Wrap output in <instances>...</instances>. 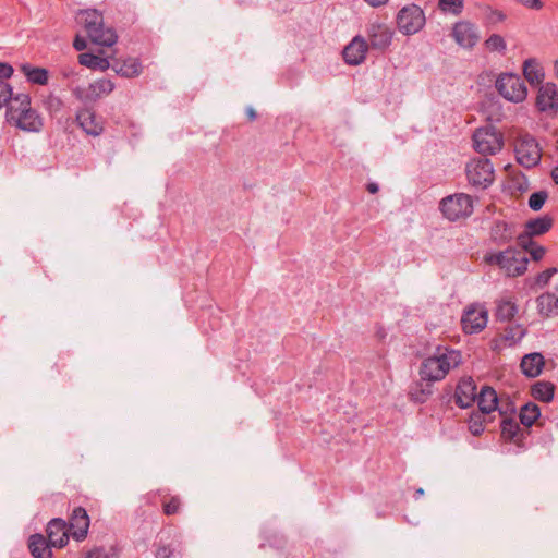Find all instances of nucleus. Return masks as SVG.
<instances>
[{
    "instance_id": "nucleus-27",
    "label": "nucleus",
    "mask_w": 558,
    "mask_h": 558,
    "mask_svg": "<svg viewBox=\"0 0 558 558\" xmlns=\"http://www.w3.org/2000/svg\"><path fill=\"white\" fill-rule=\"evenodd\" d=\"M523 74L531 84H541L544 78L543 68L535 59L524 61Z\"/></svg>"
},
{
    "instance_id": "nucleus-12",
    "label": "nucleus",
    "mask_w": 558,
    "mask_h": 558,
    "mask_svg": "<svg viewBox=\"0 0 558 558\" xmlns=\"http://www.w3.org/2000/svg\"><path fill=\"white\" fill-rule=\"evenodd\" d=\"M451 36L460 47L466 49H472L480 40L476 25L466 20L453 24Z\"/></svg>"
},
{
    "instance_id": "nucleus-48",
    "label": "nucleus",
    "mask_w": 558,
    "mask_h": 558,
    "mask_svg": "<svg viewBox=\"0 0 558 558\" xmlns=\"http://www.w3.org/2000/svg\"><path fill=\"white\" fill-rule=\"evenodd\" d=\"M21 69L24 72L27 81L32 84H35V66L31 64H23Z\"/></svg>"
},
{
    "instance_id": "nucleus-35",
    "label": "nucleus",
    "mask_w": 558,
    "mask_h": 558,
    "mask_svg": "<svg viewBox=\"0 0 558 558\" xmlns=\"http://www.w3.org/2000/svg\"><path fill=\"white\" fill-rule=\"evenodd\" d=\"M438 9L445 14L460 15L464 9V0H438Z\"/></svg>"
},
{
    "instance_id": "nucleus-18",
    "label": "nucleus",
    "mask_w": 558,
    "mask_h": 558,
    "mask_svg": "<svg viewBox=\"0 0 558 558\" xmlns=\"http://www.w3.org/2000/svg\"><path fill=\"white\" fill-rule=\"evenodd\" d=\"M536 107L539 111H556L558 109V90L554 83H546L538 89Z\"/></svg>"
},
{
    "instance_id": "nucleus-28",
    "label": "nucleus",
    "mask_w": 558,
    "mask_h": 558,
    "mask_svg": "<svg viewBox=\"0 0 558 558\" xmlns=\"http://www.w3.org/2000/svg\"><path fill=\"white\" fill-rule=\"evenodd\" d=\"M527 329L523 325H509L505 328L501 338L509 347H514L525 337Z\"/></svg>"
},
{
    "instance_id": "nucleus-9",
    "label": "nucleus",
    "mask_w": 558,
    "mask_h": 558,
    "mask_svg": "<svg viewBox=\"0 0 558 558\" xmlns=\"http://www.w3.org/2000/svg\"><path fill=\"white\" fill-rule=\"evenodd\" d=\"M495 85L498 93L509 101L521 102L526 98L527 89L519 75L512 73L500 74Z\"/></svg>"
},
{
    "instance_id": "nucleus-58",
    "label": "nucleus",
    "mask_w": 558,
    "mask_h": 558,
    "mask_svg": "<svg viewBox=\"0 0 558 558\" xmlns=\"http://www.w3.org/2000/svg\"><path fill=\"white\" fill-rule=\"evenodd\" d=\"M423 495H424V489H423V488H417V489L415 490V495H414V497L417 499V498H420V497H421V496H423Z\"/></svg>"
},
{
    "instance_id": "nucleus-22",
    "label": "nucleus",
    "mask_w": 558,
    "mask_h": 558,
    "mask_svg": "<svg viewBox=\"0 0 558 558\" xmlns=\"http://www.w3.org/2000/svg\"><path fill=\"white\" fill-rule=\"evenodd\" d=\"M537 312L543 318L558 315V295L554 292H545L536 298Z\"/></svg>"
},
{
    "instance_id": "nucleus-38",
    "label": "nucleus",
    "mask_w": 558,
    "mask_h": 558,
    "mask_svg": "<svg viewBox=\"0 0 558 558\" xmlns=\"http://www.w3.org/2000/svg\"><path fill=\"white\" fill-rule=\"evenodd\" d=\"M52 545L46 541V537L37 533V558H53Z\"/></svg>"
},
{
    "instance_id": "nucleus-26",
    "label": "nucleus",
    "mask_w": 558,
    "mask_h": 558,
    "mask_svg": "<svg viewBox=\"0 0 558 558\" xmlns=\"http://www.w3.org/2000/svg\"><path fill=\"white\" fill-rule=\"evenodd\" d=\"M518 313V306L511 299L502 298L497 301L496 318L501 322L511 320Z\"/></svg>"
},
{
    "instance_id": "nucleus-19",
    "label": "nucleus",
    "mask_w": 558,
    "mask_h": 558,
    "mask_svg": "<svg viewBox=\"0 0 558 558\" xmlns=\"http://www.w3.org/2000/svg\"><path fill=\"white\" fill-rule=\"evenodd\" d=\"M89 527V517L86 510L77 507L73 510L70 518L69 531L70 534L76 539L82 541L86 537Z\"/></svg>"
},
{
    "instance_id": "nucleus-43",
    "label": "nucleus",
    "mask_w": 558,
    "mask_h": 558,
    "mask_svg": "<svg viewBox=\"0 0 558 558\" xmlns=\"http://www.w3.org/2000/svg\"><path fill=\"white\" fill-rule=\"evenodd\" d=\"M523 250L529 252L532 259L536 262L541 260L546 254V248L542 245L535 244L532 240L529 247Z\"/></svg>"
},
{
    "instance_id": "nucleus-44",
    "label": "nucleus",
    "mask_w": 558,
    "mask_h": 558,
    "mask_svg": "<svg viewBox=\"0 0 558 558\" xmlns=\"http://www.w3.org/2000/svg\"><path fill=\"white\" fill-rule=\"evenodd\" d=\"M181 501L179 497L174 496L169 501L163 502V512L167 515L177 513L180 510Z\"/></svg>"
},
{
    "instance_id": "nucleus-7",
    "label": "nucleus",
    "mask_w": 558,
    "mask_h": 558,
    "mask_svg": "<svg viewBox=\"0 0 558 558\" xmlns=\"http://www.w3.org/2000/svg\"><path fill=\"white\" fill-rule=\"evenodd\" d=\"M366 44L371 51L384 53L392 44L395 31L381 22H372L366 25Z\"/></svg>"
},
{
    "instance_id": "nucleus-31",
    "label": "nucleus",
    "mask_w": 558,
    "mask_h": 558,
    "mask_svg": "<svg viewBox=\"0 0 558 558\" xmlns=\"http://www.w3.org/2000/svg\"><path fill=\"white\" fill-rule=\"evenodd\" d=\"M554 392L555 385L549 381H537L532 386V396L543 402L551 401Z\"/></svg>"
},
{
    "instance_id": "nucleus-17",
    "label": "nucleus",
    "mask_w": 558,
    "mask_h": 558,
    "mask_svg": "<svg viewBox=\"0 0 558 558\" xmlns=\"http://www.w3.org/2000/svg\"><path fill=\"white\" fill-rule=\"evenodd\" d=\"M69 534L70 531L65 521L62 519H52L47 526L46 541L56 548H62L69 542Z\"/></svg>"
},
{
    "instance_id": "nucleus-60",
    "label": "nucleus",
    "mask_w": 558,
    "mask_h": 558,
    "mask_svg": "<svg viewBox=\"0 0 558 558\" xmlns=\"http://www.w3.org/2000/svg\"><path fill=\"white\" fill-rule=\"evenodd\" d=\"M555 291H556L555 293L558 295V283L555 287Z\"/></svg>"
},
{
    "instance_id": "nucleus-32",
    "label": "nucleus",
    "mask_w": 558,
    "mask_h": 558,
    "mask_svg": "<svg viewBox=\"0 0 558 558\" xmlns=\"http://www.w3.org/2000/svg\"><path fill=\"white\" fill-rule=\"evenodd\" d=\"M515 235L513 226L506 222H496L492 228V238L498 243H506Z\"/></svg>"
},
{
    "instance_id": "nucleus-23",
    "label": "nucleus",
    "mask_w": 558,
    "mask_h": 558,
    "mask_svg": "<svg viewBox=\"0 0 558 558\" xmlns=\"http://www.w3.org/2000/svg\"><path fill=\"white\" fill-rule=\"evenodd\" d=\"M473 207L474 198L465 193L446 196L439 204V209H473Z\"/></svg>"
},
{
    "instance_id": "nucleus-5",
    "label": "nucleus",
    "mask_w": 558,
    "mask_h": 558,
    "mask_svg": "<svg viewBox=\"0 0 558 558\" xmlns=\"http://www.w3.org/2000/svg\"><path fill=\"white\" fill-rule=\"evenodd\" d=\"M472 141L474 149L481 155H496L504 147V134L492 124L477 128Z\"/></svg>"
},
{
    "instance_id": "nucleus-20",
    "label": "nucleus",
    "mask_w": 558,
    "mask_h": 558,
    "mask_svg": "<svg viewBox=\"0 0 558 558\" xmlns=\"http://www.w3.org/2000/svg\"><path fill=\"white\" fill-rule=\"evenodd\" d=\"M76 121L83 131L92 136H98L102 133V122L97 119L92 109H82L76 113Z\"/></svg>"
},
{
    "instance_id": "nucleus-11",
    "label": "nucleus",
    "mask_w": 558,
    "mask_h": 558,
    "mask_svg": "<svg viewBox=\"0 0 558 558\" xmlns=\"http://www.w3.org/2000/svg\"><path fill=\"white\" fill-rule=\"evenodd\" d=\"M553 218L544 215L530 219L524 225V231L518 234V243L522 248H527L534 236H539L548 232L553 227Z\"/></svg>"
},
{
    "instance_id": "nucleus-16",
    "label": "nucleus",
    "mask_w": 558,
    "mask_h": 558,
    "mask_svg": "<svg viewBox=\"0 0 558 558\" xmlns=\"http://www.w3.org/2000/svg\"><path fill=\"white\" fill-rule=\"evenodd\" d=\"M478 393L476 391V385L474 380L470 377L462 378L456 388L454 401L457 405L465 409L475 402Z\"/></svg>"
},
{
    "instance_id": "nucleus-54",
    "label": "nucleus",
    "mask_w": 558,
    "mask_h": 558,
    "mask_svg": "<svg viewBox=\"0 0 558 558\" xmlns=\"http://www.w3.org/2000/svg\"><path fill=\"white\" fill-rule=\"evenodd\" d=\"M28 549H29V553L33 557H35V534L34 535H29L28 537Z\"/></svg>"
},
{
    "instance_id": "nucleus-40",
    "label": "nucleus",
    "mask_w": 558,
    "mask_h": 558,
    "mask_svg": "<svg viewBox=\"0 0 558 558\" xmlns=\"http://www.w3.org/2000/svg\"><path fill=\"white\" fill-rule=\"evenodd\" d=\"M43 104L51 114L59 112L63 106L62 100L53 95H49L46 99L43 100Z\"/></svg>"
},
{
    "instance_id": "nucleus-25",
    "label": "nucleus",
    "mask_w": 558,
    "mask_h": 558,
    "mask_svg": "<svg viewBox=\"0 0 558 558\" xmlns=\"http://www.w3.org/2000/svg\"><path fill=\"white\" fill-rule=\"evenodd\" d=\"M114 72L124 77H136L142 73V64L138 59L129 58L123 61H117L112 65Z\"/></svg>"
},
{
    "instance_id": "nucleus-29",
    "label": "nucleus",
    "mask_w": 558,
    "mask_h": 558,
    "mask_svg": "<svg viewBox=\"0 0 558 558\" xmlns=\"http://www.w3.org/2000/svg\"><path fill=\"white\" fill-rule=\"evenodd\" d=\"M477 8L480 9L483 15V23L486 26L496 25L498 23L504 22L507 19V15L502 11L494 9L492 5L477 4Z\"/></svg>"
},
{
    "instance_id": "nucleus-6",
    "label": "nucleus",
    "mask_w": 558,
    "mask_h": 558,
    "mask_svg": "<svg viewBox=\"0 0 558 558\" xmlns=\"http://www.w3.org/2000/svg\"><path fill=\"white\" fill-rule=\"evenodd\" d=\"M514 153L517 161L527 169L537 166L542 158L539 144L530 134H522L517 137Z\"/></svg>"
},
{
    "instance_id": "nucleus-10",
    "label": "nucleus",
    "mask_w": 558,
    "mask_h": 558,
    "mask_svg": "<svg viewBox=\"0 0 558 558\" xmlns=\"http://www.w3.org/2000/svg\"><path fill=\"white\" fill-rule=\"evenodd\" d=\"M397 25L404 35H413L425 25L424 11L416 4L403 7L397 14Z\"/></svg>"
},
{
    "instance_id": "nucleus-37",
    "label": "nucleus",
    "mask_w": 558,
    "mask_h": 558,
    "mask_svg": "<svg viewBox=\"0 0 558 558\" xmlns=\"http://www.w3.org/2000/svg\"><path fill=\"white\" fill-rule=\"evenodd\" d=\"M481 412L473 413L469 420V430L474 436H480L484 432V418Z\"/></svg>"
},
{
    "instance_id": "nucleus-45",
    "label": "nucleus",
    "mask_w": 558,
    "mask_h": 558,
    "mask_svg": "<svg viewBox=\"0 0 558 558\" xmlns=\"http://www.w3.org/2000/svg\"><path fill=\"white\" fill-rule=\"evenodd\" d=\"M113 550H107L104 547H97L86 553L85 558H112Z\"/></svg>"
},
{
    "instance_id": "nucleus-33",
    "label": "nucleus",
    "mask_w": 558,
    "mask_h": 558,
    "mask_svg": "<svg viewBox=\"0 0 558 558\" xmlns=\"http://www.w3.org/2000/svg\"><path fill=\"white\" fill-rule=\"evenodd\" d=\"M520 425L512 418H504L501 422V435L505 439L518 442L520 440L519 434L521 433Z\"/></svg>"
},
{
    "instance_id": "nucleus-59",
    "label": "nucleus",
    "mask_w": 558,
    "mask_h": 558,
    "mask_svg": "<svg viewBox=\"0 0 558 558\" xmlns=\"http://www.w3.org/2000/svg\"><path fill=\"white\" fill-rule=\"evenodd\" d=\"M554 70H555V73H556V75L558 77V60H556L555 63H554Z\"/></svg>"
},
{
    "instance_id": "nucleus-8",
    "label": "nucleus",
    "mask_w": 558,
    "mask_h": 558,
    "mask_svg": "<svg viewBox=\"0 0 558 558\" xmlns=\"http://www.w3.org/2000/svg\"><path fill=\"white\" fill-rule=\"evenodd\" d=\"M465 172L469 183L475 187L487 189L495 179L493 163L487 158L471 160Z\"/></svg>"
},
{
    "instance_id": "nucleus-2",
    "label": "nucleus",
    "mask_w": 558,
    "mask_h": 558,
    "mask_svg": "<svg viewBox=\"0 0 558 558\" xmlns=\"http://www.w3.org/2000/svg\"><path fill=\"white\" fill-rule=\"evenodd\" d=\"M460 363L461 353L459 351L447 347H437L432 355L422 361L420 377L427 383L440 381Z\"/></svg>"
},
{
    "instance_id": "nucleus-14",
    "label": "nucleus",
    "mask_w": 558,
    "mask_h": 558,
    "mask_svg": "<svg viewBox=\"0 0 558 558\" xmlns=\"http://www.w3.org/2000/svg\"><path fill=\"white\" fill-rule=\"evenodd\" d=\"M462 326L465 332L476 333L482 331L488 322V314L483 306H470L462 316Z\"/></svg>"
},
{
    "instance_id": "nucleus-24",
    "label": "nucleus",
    "mask_w": 558,
    "mask_h": 558,
    "mask_svg": "<svg viewBox=\"0 0 558 558\" xmlns=\"http://www.w3.org/2000/svg\"><path fill=\"white\" fill-rule=\"evenodd\" d=\"M475 401L482 414H489L497 409L498 398L492 387L483 386Z\"/></svg>"
},
{
    "instance_id": "nucleus-55",
    "label": "nucleus",
    "mask_w": 558,
    "mask_h": 558,
    "mask_svg": "<svg viewBox=\"0 0 558 558\" xmlns=\"http://www.w3.org/2000/svg\"><path fill=\"white\" fill-rule=\"evenodd\" d=\"M246 116L250 121H254L257 118V113L252 107H248L246 109Z\"/></svg>"
},
{
    "instance_id": "nucleus-46",
    "label": "nucleus",
    "mask_w": 558,
    "mask_h": 558,
    "mask_svg": "<svg viewBox=\"0 0 558 558\" xmlns=\"http://www.w3.org/2000/svg\"><path fill=\"white\" fill-rule=\"evenodd\" d=\"M472 211H454V210H451V211H442L444 216L449 220V221H457L459 219H465L470 216Z\"/></svg>"
},
{
    "instance_id": "nucleus-47",
    "label": "nucleus",
    "mask_w": 558,
    "mask_h": 558,
    "mask_svg": "<svg viewBox=\"0 0 558 558\" xmlns=\"http://www.w3.org/2000/svg\"><path fill=\"white\" fill-rule=\"evenodd\" d=\"M523 7L532 10H541L543 8V2L541 0H515Z\"/></svg>"
},
{
    "instance_id": "nucleus-51",
    "label": "nucleus",
    "mask_w": 558,
    "mask_h": 558,
    "mask_svg": "<svg viewBox=\"0 0 558 558\" xmlns=\"http://www.w3.org/2000/svg\"><path fill=\"white\" fill-rule=\"evenodd\" d=\"M48 81V71L43 68H37V85H45Z\"/></svg>"
},
{
    "instance_id": "nucleus-34",
    "label": "nucleus",
    "mask_w": 558,
    "mask_h": 558,
    "mask_svg": "<svg viewBox=\"0 0 558 558\" xmlns=\"http://www.w3.org/2000/svg\"><path fill=\"white\" fill-rule=\"evenodd\" d=\"M539 415V408L534 403H527L520 411V422L525 427H531Z\"/></svg>"
},
{
    "instance_id": "nucleus-53",
    "label": "nucleus",
    "mask_w": 558,
    "mask_h": 558,
    "mask_svg": "<svg viewBox=\"0 0 558 558\" xmlns=\"http://www.w3.org/2000/svg\"><path fill=\"white\" fill-rule=\"evenodd\" d=\"M368 5H371L372 8H379V7H383L385 5L388 0H364Z\"/></svg>"
},
{
    "instance_id": "nucleus-1",
    "label": "nucleus",
    "mask_w": 558,
    "mask_h": 558,
    "mask_svg": "<svg viewBox=\"0 0 558 558\" xmlns=\"http://www.w3.org/2000/svg\"><path fill=\"white\" fill-rule=\"evenodd\" d=\"M28 94L13 96L12 87L4 81H0V108L7 106V121L16 128L33 132L35 131V110L31 106Z\"/></svg>"
},
{
    "instance_id": "nucleus-4",
    "label": "nucleus",
    "mask_w": 558,
    "mask_h": 558,
    "mask_svg": "<svg viewBox=\"0 0 558 558\" xmlns=\"http://www.w3.org/2000/svg\"><path fill=\"white\" fill-rule=\"evenodd\" d=\"M485 260L488 264L498 265L507 276L511 277L522 275L526 270L529 262L525 252L511 247L497 254L486 255Z\"/></svg>"
},
{
    "instance_id": "nucleus-21",
    "label": "nucleus",
    "mask_w": 558,
    "mask_h": 558,
    "mask_svg": "<svg viewBox=\"0 0 558 558\" xmlns=\"http://www.w3.org/2000/svg\"><path fill=\"white\" fill-rule=\"evenodd\" d=\"M545 365V359L542 353L533 352L525 354L520 363L522 373L530 378L537 377Z\"/></svg>"
},
{
    "instance_id": "nucleus-13",
    "label": "nucleus",
    "mask_w": 558,
    "mask_h": 558,
    "mask_svg": "<svg viewBox=\"0 0 558 558\" xmlns=\"http://www.w3.org/2000/svg\"><path fill=\"white\" fill-rule=\"evenodd\" d=\"M114 89V84L107 78H101L90 83L87 88L75 87L73 95L82 101H95L102 96L109 95Z\"/></svg>"
},
{
    "instance_id": "nucleus-39",
    "label": "nucleus",
    "mask_w": 558,
    "mask_h": 558,
    "mask_svg": "<svg viewBox=\"0 0 558 558\" xmlns=\"http://www.w3.org/2000/svg\"><path fill=\"white\" fill-rule=\"evenodd\" d=\"M548 197L547 192L538 191L533 193L529 198V206L531 209H541Z\"/></svg>"
},
{
    "instance_id": "nucleus-41",
    "label": "nucleus",
    "mask_w": 558,
    "mask_h": 558,
    "mask_svg": "<svg viewBox=\"0 0 558 558\" xmlns=\"http://www.w3.org/2000/svg\"><path fill=\"white\" fill-rule=\"evenodd\" d=\"M430 395L432 390L428 384L426 385V388H415L410 392L411 399L417 403H424Z\"/></svg>"
},
{
    "instance_id": "nucleus-50",
    "label": "nucleus",
    "mask_w": 558,
    "mask_h": 558,
    "mask_svg": "<svg viewBox=\"0 0 558 558\" xmlns=\"http://www.w3.org/2000/svg\"><path fill=\"white\" fill-rule=\"evenodd\" d=\"M13 74V68L5 62H0V81L9 78Z\"/></svg>"
},
{
    "instance_id": "nucleus-52",
    "label": "nucleus",
    "mask_w": 558,
    "mask_h": 558,
    "mask_svg": "<svg viewBox=\"0 0 558 558\" xmlns=\"http://www.w3.org/2000/svg\"><path fill=\"white\" fill-rule=\"evenodd\" d=\"M73 47L77 50V51H83L84 49H86L87 47V41L84 37H81V36H76L74 41H73Z\"/></svg>"
},
{
    "instance_id": "nucleus-49",
    "label": "nucleus",
    "mask_w": 558,
    "mask_h": 558,
    "mask_svg": "<svg viewBox=\"0 0 558 558\" xmlns=\"http://www.w3.org/2000/svg\"><path fill=\"white\" fill-rule=\"evenodd\" d=\"M173 550L167 545H160L156 550V558H170Z\"/></svg>"
},
{
    "instance_id": "nucleus-30",
    "label": "nucleus",
    "mask_w": 558,
    "mask_h": 558,
    "mask_svg": "<svg viewBox=\"0 0 558 558\" xmlns=\"http://www.w3.org/2000/svg\"><path fill=\"white\" fill-rule=\"evenodd\" d=\"M78 62L89 69L93 70H101L105 71L110 66L108 59L89 53L84 52L78 56Z\"/></svg>"
},
{
    "instance_id": "nucleus-56",
    "label": "nucleus",
    "mask_w": 558,
    "mask_h": 558,
    "mask_svg": "<svg viewBox=\"0 0 558 558\" xmlns=\"http://www.w3.org/2000/svg\"><path fill=\"white\" fill-rule=\"evenodd\" d=\"M367 191L372 194H375L378 192L379 187H378V184L377 183H374V182H371L367 184L366 186Z\"/></svg>"
},
{
    "instance_id": "nucleus-3",
    "label": "nucleus",
    "mask_w": 558,
    "mask_h": 558,
    "mask_svg": "<svg viewBox=\"0 0 558 558\" xmlns=\"http://www.w3.org/2000/svg\"><path fill=\"white\" fill-rule=\"evenodd\" d=\"M78 16L92 43L105 47H111L117 43L118 36L114 29L112 27H105L104 17L100 12L97 10H84L80 12Z\"/></svg>"
},
{
    "instance_id": "nucleus-57",
    "label": "nucleus",
    "mask_w": 558,
    "mask_h": 558,
    "mask_svg": "<svg viewBox=\"0 0 558 558\" xmlns=\"http://www.w3.org/2000/svg\"><path fill=\"white\" fill-rule=\"evenodd\" d=\"M551 178L556 184H558V167H555L551 170Z\"/></svg>"
},
{
    "instance_id": "nucleus-15",
    "label": "nucleus",
    "mask_w": 558,
    "mask_h": 558,
    "mask_svg": "<svg viewBox=\"0 0 558 558\" xmlns=\"http://www.w3.org/2000/svg\"><path fill=\"white\" fill-rule=\"evenodd\" d=\"M365 37L356 35L343 49L342 56L345 63L359 65L364 62L368 51Z\"/></svg>"
},
{
    "instance_id": "nucleus-36",
    "label": "nucleus",
    "mask_w": 558,
    "mask_h": 558,
    "mask_svg": "<svg viewBox=\"0 0 558 558\" xmlns=\"http://www.w3.org/2000/svg\"><path fill=\"white\" fill-rule=\"evenodd\" d=\"M485 48L489 51H498L505 53L507 50V44L502 36L498 34H492L484 43Z\"/></svg>"
},
{
    "instance_id": "nucleus-42",
    "label": "nucleus",
    "mask_w": 558,
    "mask_h": 558,
    "mask_svg": "<svg viewBox=\"0 0 558 558\" xmlns=\"http://www.w3.org/2000/svg\"><path fill=\"white\" fill-rule=\"evenodd\" d=\"M558 272V268L556 267H550V268H547L546 270L539 272L536 278H535V283L539 287H546L550 279L553 278L554 275H556Z\"/></svg>"
}]
</instances>
